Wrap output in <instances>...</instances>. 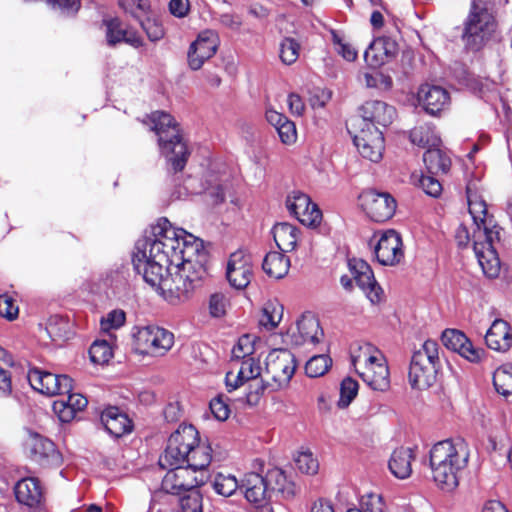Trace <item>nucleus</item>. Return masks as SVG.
<instances>
[{
	"mask_svg": "<svg viewBox=\"0 0 512 512\" xmlns=\"http://www.w3.org/2000/svg\"><path fill=\"white\" fill-rule=\"evenodd\" d=\"M219 44L220 39L216 31H201L188 49V66L195 71L201 69L204 63L216 54Z\"/></svg>",
	"mask_w": 512,
	"mask_h": 512,
	"instance_id": "obj_15",
	"label": "nucleus"
},
{
	"mask_svg": "<svg viewBox=\"0 0 512 512\" xmlns=\"http://www.w3.org/2000/svg\"><path fill=\"white\" fill-rule=\"evenodd\" d=\"M418 185L429 196L438 197L442 192V185L433 176L421 175L418 179Z\"/></svg>",
	"mask_w": 512,
	"mask_h": 512,
	"instance_id": "obj_58",
	"label": "nucleus"
},
{
	"mask_svg": "<svg viewBox=\"0 0 512 512\" xmlns=\"http://www.w3.org/2000/svg\"><path fill=\"white\" fill-rule=\"evenodd\" d=\"M413 460L414 454L412 449L401 447L393 451L388 466L395 477L406 479L412 473Z\"/></svg>",
	"mask_w": 512,
	"mask_h": 512,
	"instance_id": "obj_33",
	"label": "nucleus"
},
{
	"mask_svg": "<svg viewBox=\"0 0 512 512\" xmlns=\"http://www.w3.org/2000/svg\"><path fill=\"white\" fill-rule=\"evenodd\" d=\"M358 393V383L356 380L347 377L345 378L340 387V399L338 406L341 408L347 407Z\"/></svg>",
	"mask_w": 512,
	"mask_h": 512,
	"instance_id": "obj_54",
	"label": "nucleus"
},
{
	"mask_svg": "<svg viewBox=\"0 0 512 512\" xmlns=\"http://www.w3.org/2000/svg\"><path fill=\"white\" fill-rule=\"evenodd\" d=\"M287 342L295 346H315L324 337L319 320L312 314H303L287 334Z\"/></svg>",
	"mask_w": 512,
	"mask_h": 512,
	"instance_id": "obj_14",
	"label": "nucleus"
},
{
	"mask_svg": "<svg viewBox=\"0 0 512 512\" xmlns=\"http://www.w3.org/2000/svg\"><path fill=\"white\" fill-rule=\"evenodd\" d=\"M213 489L219 495L229 497L241 486L232 474L217 473L212 482Z\"/></svg>",
	"mask_w": 512,
	"mask_h": 512,
	"instance_id": "obj_45",
	"label": "nucleus"
},
{
	"mask_svg": "<svg viewBox=\"0 0 512 512\" xmlns=\"http://www.w3.org/2000/svg\"><path fill=\"white\" fill-rule=\"evenodd\" d=\"M331 91L326 89H316L310 97V105L313 109H320L331 99Z\"/></svg>",
	"mask_w": 512,
	"mask_h": 512,
	"instance_id": "obj_63",
	"label": "nucleus"
},
{
	"mask_svg": "<svg viewBox=\"0 0 512 512\" xmlns=\"http://www.w3.org/2000/svg\"><path fill=\"white\" fill-rule=\"evenodd\" d=\"M439 345L434 340H426L411 357L408 379L413 388L427 389L436 381L440 366Z\"/></svg>",
	"mask_w": 512,
	"mask_h": 512,
	"instance_id": "obj_6",
	"label": "nucleus"
},
{
	"mask_svg": "<svg viewBox=\"0 0 512 512\" xmlns=\"http://www.w3.org/2000/svg\"><path fill=\"white\" fill-rule=\"evenodd\" d=\"M148 119L151 129L158 136L161 154L174 171H181L186 164L189 152L178 123L172 115L164 111L152 112Z\"/></svg>",
	"mask_w": 512,
	"mask_h": 512,
	"instance_id": "obj_4",
	"label": "nucleus"
},
{
	"mask_svg": "<svg viewBox=\"0 0 512 512\" xmlns=\"http://www.w3.org/2000/svg\"><path fill=\"white\" fill-rule=\"evenodd\" d=\"M254 275L252 257L245 250H237L230 254L226 265V277L236 289L246 288Z\"/></svg>",
	"mask_w": 512,
	"mask_h": 512,
	"instance_id": "obj_16",
	"label": "nucleus"
},
{
	"mask_svg": "<svg viewBox=\"0 0 512 512\" xmlns=\"http://www.w3.org/2000/svg\"><path fill=\"white\" fill-rule=\"evenodd\" d=\"M330 35L334 50L340 56H342L347 61L356 60L358 51L343 34L336 30H331Z\"/></svg>",
	"mask_w": 512,
	"mask_h": 512,
	"instance_id": "obj_44",
	"label": "nucleus"
},
{
	"mask_svg": "<svg viewBox=\"0 0 512 512\" xmlns=\"http://www.w3.org/2000/svg\"><path fill=\"white\" fill-rule=\"evenodd\" d=\"M264 272L271 278L281 279L290 269V259L280 252H269L262 264Z\"/></svg>",
	"mask_w": 512,
	"mask_h": 512,
	"instance_id": "obj_35",
	"label": "nucleus"
},
{
	"mask_svg": "<svg viewBox=\"0 0 512 512\" xmlns=\"http://www.w3.org/2000/svg\"><path fill=\"white\" fill-rule=\"evenodd\" d=\"M218 21L224 28H227L234 32L240 31L243 25L242 17L236 13L231 12L222 13L219 16Z\"/></svg>",
	"mask_w": 512,
	"mask_h": 512,
	"instance_id": "obj_60",
	"label": "nucleus"
},
{
	"mask_svg": "<svg viewBox=\"0 0 512 512\" xmlns=\"http://www.w3.org/2000/svg\"><path fill=\"white\" fill-rule=\"evenodd\" d=\"M67 394L53 403V411L62 422L72 421L76 413L82 411L88 403L81 394L71 393V391Z\"/></svg>",
	"mask_w": 512,
	"mask_h": 512,
	"instance_id": "obj_28",
	"label": "nucleus"
},
{
	"mask_svg": "<svg viewBox=\"0 0 512 512\" xmlns=\"http://www.w3.org/2000/svg\"><path fill=\"white\" fill-rule=\"evenodd\" d=\"M46 332L52 341H65L69 337L70 324L62 317L53 316L47 322Z\"/></svg>",
	"mask_w": 512,
	"mask_h": 512,
	"instance_id": "obj_46",
	"label": "nucleus"
},
{
	"mask_svg": "<svg viewBox=\"0 0 512 512\" xmlns=\"http://www.w3.org/2000/svg\"><path fill=\"white\" fill-rule=\"evenodd\" d=\"M229 308V299L223 293H214L209 297L208 310L214 318H221L226 315Z\"/></svg>",
	"mask_w": 512,
	"mask_h": 512,
	"instance_id": "obj_52",
	"label": "nucleus"
},
{
	"mask_svg": "<svg viewBox=\"0 0 512 512\" xmlns=\"http://www.w3.org/2000/svg\"><path fill=\"white\" fill-rule=\"evenodd\" d=\"M90 359L93 363L104 365L113 357L112 342L102 339L95 340L89 349Z\"/></svg>",
	"mask_w": 512,
	"mask_h": 512,
	"instance_id": "obj_43",
	"label": "nucleus"
},
{
	"mask_svg": "<svg viewBox=\"0 0 512 512\" xmlns=\"http://www.w3.org/2000/svg\"><path fill=\"white\" fill-rule=\"evenodd\" d=\"M486 344L490 349L505 352L512 347V332L510 325L502 320L493 321L485 335Z\"/></svg>",
	"mask_w": 512,
	"mask_h": 512,
	"instance_id": "obj_27",
	"label": "nucleus"
},
{
	"mask_svg": "<svg viewBox=\"0 0 512 512\" xmlns=\"http://www.w3.org/2000/svg\"><path fill=\"white\" fill-rule=\"evenodd\" d=\"M283 310V305L277 300L266 302L259 316V325L267 331L275 329L282 320Z\"/></svg>",
	"mask_w": 512,
	"mask_h": 512,
	"instance_id": "obj_37",
	"label": "nucleus"
},
{
	"mask_svg": "<svg viewBox=\"0 0 512 512\" xmlns=\"http://www.w3.org/2000/svg\"><path fill=\"white\" fill-rule=\"evenodd\" d=\"M410 140L413 144L422 148L430 149L440 147L441 139L429 124H424L413 128L410 132Z\"/></svg>",
	"mask_w": 512,
	"mask_h": 512,
	"instance_id": "obj_36",
	"label": "nucleus"
},
{
	"mask_svg": "<svg viewBox=\"0 0 512 512\" xmlns=\"http://www.w3.org/2000/svg\"><path fill=\"white\" fill-rule=\"evenodd\" d=\"M493 384L499 394L505 397L512 394V364H504L495 370Z\"/></svg>",
	"mask_w": 512,
	"mask_h": 512,
	"instance_id": "obj_42",
	"label": "nucleus"
},
{
	"mask_svg": "<svg viewBox=\"0 0 512 512\" xmlns=\"http://www.w3.org/2000/svg\"><path fill=\"white\" fill-rule=\"evenodd\" d=\"M228 399L224 395H219L210 401V410L214 417L219 421H225L230 415Z\"/></svg>",
	"mask_w": 512,
	"mask_h": 512,
	"instance_id": "obj_57",
	"label": "nucleus"
},
{
	"mask_svg": "<svg viewBox=\"0 0 512 512\" xmlns=\"http://www.w3.org/2000/svg\"><path fill=\"white\" fill-rule=\"evenodd\" d=\"M349 133L353 138L358 153L373 163L381 161L385 151L383 132L379 127H368L363 121L347 123Z\"/></svg>",
	"mask_w": 512,
	"mask_h": 512,
	"instance_id": "obj_10",
	"label": "nucleus"
},
{
	"mask_svg": "<svg viewBox=\"0 0 512 512\" xmlns=\"http://www.w3.org/2000/svg\"><path fill=\"white\" fill-rule=\"evenodd\" d=\"M468 460L469 449L462 439L434 444L429 452V467L436 486L444 492L454 491Z\"/></svg>",
	"mask_w": 512,
	"mask_h": 512,
	"instance_id": "obj_3",
	"label": "nucleus"
},
{
	"mask_svg": "<svg viewBox=\"0 0 512 512\" xmlns=\"http://www.w3.org/2000/svg\"><path fill=\"white\" fill-rule=\"evenodd\" d=\"M15 495L19 503L29 507L38 506L44 498L40 482L35 477L19 480L15 485Z\"/></svg>",
	"mask_w": 512,
	"mask_h": 512,
	"instance_id": "obj_29",
	"label": "nucleus"
},
{
	"mask_svg": "<svg viewBox=\"0 0 512 512\" xmlns=\"http://www.w3.org/2000/svg\"><path fill=\"white\" fill-rule=\"evenodd\" d=\"M104 23L106 25V40L109 45L125 42L133 47H139L142 44L140 36L135 31L124 28L117 18L105 20Z\"/></svg>",
	"mask_w": 512,
	"mask_h": 512,
	"instance_id": "obj_31",
	"label": "nucleus"
},
{
	"mask_svg": "<svg viewBox=\"0 0 512 512\" xmlns=\"http://www.w3.org/2000/svg\"><path fill=\"white\" fill-rule=\"evenodd\" d=\"M396 117L393 106L380 100L366 101L359 109V115L351 118L348 123L360 121L368 127H387Z\"/></svg>",
	"mask_w": 512,
	"mask_h": 512,
	"instance_id": "obj_17",
	"label": "nucleus"
},
{
	"mask_svg": "<svg viewBox=\"0 0 512 512\" xmlns=\"http://www.w3.org/2000/svg\"><path fill=\"white\" fill-rule=\"evenodd\" d=\"M296 468L304 474H316L319 468L317 459L310 451H299L294 458Z\"/></svg>",
	"mask_w": 512,
	"mask_h": 512,
	"instance_id": "obj_51",
	"label": "nucleus"
},
{
	"mask_svg": "<svg viewBox=\"0 0 512 512\" xmlns=\"http://www.w3.org/2000/svg\"><path fill=\"white\" fill-rule=\"evenodd\" d=\"M142 27L151 41H158L164 36V30L162 26L155 20H145L142 22Z\"/></svg>",
	"mask_w": 512,
	"mask_h": 512,
	"instance_id": "obj_62",
	"label": "nucleus"
},
{
	"mask_svg": "<svg viewBox=\"0 0 512 512\" xmlns=\"http://www.w3.org/2000/svg\"><path fill=\"white\" fill-rule=\"evenodd\" d=\"M255 340V336L249 334L242 335L232 349V357L242 360L252 357L255 350Z\"/></svg>",
	"mask_w": 512,
	"mask_h": 512,
	"instance_id": "obj_50",
	"label": "nucleus"
},
{
	"mask_svg": "<svg viewBox=\"0 0 512 512\" xmlns=\"http://www.w3.org/2000/svg\"><path fill=\"white\" fill-rule=\"evenodd\" d=\"M240 488L244 489L246 500L255 508L262 509L263 512L272 511L268 503L271 497L265 476L254 472L247 473L241 481Z\"/></svg>",
	"mask_w": 512,
	"mask_h": 512,
	"instance_id": "obj_21",
	"label": "nucleus"
},
{
	"mask_svg": "<svg viewBox=\"0 0 512 512\" xmlns=\"http://www.w3.org/2000/svg\"><path fill=\"white\" fill-rule=\"evenodd\" d=\"M125 313L122 310L110 311L105 317L101 319V329L108 332L113 329L120 328L125 323Z\"/></svg>",
	"mask_w": 512,
	"mask_h": 512,
	"instance_id": "obj_56",
	"label": "nucleus"
},
{
	"mask_svg": "<svg viewBox=\"0 0 512 512\" xmlns=\"http://www.w3.org/2000/svg\"><path fill=\"white\" fill-rule=\"evenodd\" d=\"M358 507L362 512H387V505L382 495L372 492L360 498Z\"/></svg>",
	"mask_w": 512,
	"mask_h": 512,
	"instance_id": "obj_49",
	"label": "nucleus"
},
{
	"mask_svg": "<svg viewBox=\"0 0 512 512\" xmlns=\"http://www.w3.org/2000/svg\"><path fill=\"white\" fill-rule=\"evenodd\" d=\"M179 505L181 512H202V498L198 490L187 491L180 497Z\"/></svg>",
	"mask_w": 512,
	"mask_h": 512,
	"instance_id": "obj_53",
	"label": "nucleus"
},
{
	"mask_svg": "<svg viewBox=\"0 0 512 512\" xmlns=\"http://www.w3.org/2000/svg\"><path fill=\"white\" fill-rule=\"evenodd\" d=\"M168 440H176L178 442L176 446L184 453L189 454L193 445L198 444V431L192 425H180Z\"/></svg>",
	"mask_w": 512,
	"mask_h": 512,
	"instance_id": "obj_40",
	"label": "nucleus"
},
{
	"mask_svg": "<svg viewBox=\"0 0 512 512\" xmlns=\"http://www.w3.org/2000/svg\"><path fill=\"white\" fill-rule=\"evenodd\" d=\"M101 421L106 430L115 437H121L132 429V421L117 407H108L102 412Z\"/></svg>",
	"mask_w": 512,
	"mask_h": 512,
	"instance_id": "obj_30",
	"label": "nucleus"
},
{
	"mask_svg": "<svg viewBox=\"0 0 512 512\" xmlns=\"http://www.w3.org/2000/svg\"><path fill=\"white\" fill-rule=\"evenodd\" d=\"M497 21L488 6L481 0L473 1L463 23L462 39L473 49L481 47L495 33Z\"/></svg>",
	"mask_w": 512,
	"mask_h": 512,
	"instance_id": "obj_7",
	"label": "nucleus"
},
{
	"mask_svg": "<svg viewBox=\"0 0 512 512\" xmlns=\"http://www.w3.org/2000/svg\"><path fill=\"white\" fill-rule=\"evenodd\" d=\"M272 233L276 245L285 253L295 250L300 239V230L286 222L276 224Z\"/></svg>",
	"mask_w": 512,
	"mask_h": 512,
	"instance_id": "obj_32",
	"label": "nucleus"
},
{
	"mask_svg": "<svg viewBox=\"0 0 512 512\" xmlns=\"http://www.w3.org/2000/svg\"><path fill=\"white\" fill-rule=\"evenodd\" d=\"M467 199L469 213L473 219V234L471 237L467 227L460 225L456 230L455 239L462 247H466L472 241L483 273L489 278H496L500 273L501 263L494 244L499 241L500 228L488 214L485 200L470 187L467 188Z\"/></svg>",
	"mask_w": 512,
	"mask_h": 512,
	"instance_id": "obj_2",
	"label": "nucleus"
},
{
	"mask_svg": "<svg viewBox=\"0 0 512 512\" xmlns=\"http://www.w3.org/2000/svg\"><path fill=\"white\" fill-rule=\"evenodd\" d=\"M300 54V44L293 38H285L280 43L279 57L286 65L295 63Z\"/></svg>",
	"mask_w": 512,
	"mask_h": 512,
	"instance_id": "obj_48",
	"label": "nucleus"
},
{
	"mask_svg": "<svg viewBox=\"0 0 512 512\" xmlns=\"http://www.w3.org/2000/svg\"><path fill=\"white\" fill-rule=\"evenodd\" d=\"M279 138L284 144H292L297 139V131L294 122L287 120L277 131Z\"/></svg>",
	"mask_w": 512,
	"mask_h": 512,
	"instance_id": "obj_61",
	"label": "nucleus"
},
{
	"mask_svg": "<svg viewBox=\"0 0 512 512\" xmlns=\"http://www.w3.org/2000/svg\"><path fill=\"white\" fill-rule=\"evenodd\" d=\"M348 267L358 287L365 293L372 304L379 303L383 298V290L378 285L370 265L358 258L348 261Z\"/></svg>",
	"mask_w": 512,
	"mask_h": 512,
	"instance_id": "obj_19",
	"label": "nucleus"
},
{
	"mask_svg": "<svg viewBox=\"0 0 512 512\" xmlns=\"http://www.w3.org/2000/svg\"><path fill=\"white\" fill-rule=\"evenodd\" d=\"M261 376L262 367L259 359L254 357L243 359L236 372H227L225 377L226 388L228 392H231L239 388L245 382L250 381L249 391L240 401L249 406H255L259 403L261 395L266 389V380Z\"/></svg>",
	"mask_w": 512,
	"mask_h": 512,
	"instance_id": "obj_8",
	"label": "nucleus"
},
{
	"mask_svg": "<svg viewBox=\"0 0 512 512\" xmlns=\"http://www.w3.org/2000/svg\"><path fill=\"white\" fill-rule=\"evenodd\" d=\"M295 356L287 349H274L266 357L265 376L266 388L271 387L272 390L286 388L295 371Z\"/></svg>",
	"mask_w": 512,
	"mask_h": 512,
	"instance_id": "obj_11",
	"label": "nucleus"
},
{
	"mask_svg": "<svg viewBox=\"0 0 512 512\" xmlns=\"http://www.w3.org/2000/svg\"><path fill=\"white\" fill-rule=\"evenodd\" d=\"M176 444V440H168L164 453L160 456L159 464L162 468L184 467L189 454L180 450Z\"/></svg>",
	"mask_w": 512,
	"mask_h": 512,
	"instance_id": "obj_41",
	"label": "nucleus"
},
{
	"mask_svg": "<svg viewBox=\"0 0 512 512\" xmlns=\"http://www.w3.org/2000/svg\"><path fill=\"white\" fill-rule=\"evenodd\" d=\"M417 101L427 113L437 115L449 106L450 96L441 86L423 84L418 90Z\"/></svg>",
	"mask_w": 512,
	"mask_h": 512,
	"instance_id": "obj_25",
	"label": "nucleus"
},
{
	"mask_svg": "<svg viewBox=\"0 0 512 512\" xmlns=\"http://www.w3.org/2000/svg\"><path fill=\"white\" fill-rule=\"evenodd\" d=\"M359 204L365 214L375 222L389 220L395 213L396 201L386 192L366 190L359 195Z\"/></svg>",
	"mask_w": 512,
	"mask_h": 512,
	"instance_id": "obj_12",
	"label": "nucleus"
},
{
	"mask_svg": "<svg viewBox=\"0 0 512 512\" xmlns=\"http://www.w3.org/2000/svg\"><path fill=\"white\" fill-rule=\"evenodd\" d=\"M211 462V449L209 446L205 444L193 445L191 452H189V456L187 457L186 466L184 468H188L192 474L197 470H203Z\"/></svg>",
	"mask_w": 512,
	"mask_h": 512,
	"instance_id": "obj_39",
	"label": "nucleus"
},
{
	"mask_svg": "<svg viewBox=\"0 0 512 512\" xmlns=\"http://www.w3.org/2000/svg\"><path fill=\"white\" fill-rule=\"evenodd\" d=\"M25 448L31 458L44 467H59L63 463L62 454L48 438L28 430Z\"/></svg>",
	"mask_w": 512,
	"mask_h": 512,
	"instance_id": "obj_13",
	"label": "nucleus"
},
{
	"mask_svg": "<svg viewBox=\"0 0 512 512\" xmlns=\"http://www.w3.org/2000/svg\"><path fill=\"white\" fill-rule=\"evenodd\" d=\"M331 365V359L324 354L311 357L305 366L306 374L311 377H320L324 375Z\"/></svg>",
	"mask_w": 512,
	"mask_h": 512,
	"instance_id": "obj_47",
	"label": "nucleus"
},
{
	"mask_svg": "<svg viewBox=\"0 0 512 512\" xmlns=\"http://www.w3.org/2000/svg\"><path fill=\"white\" fill-rule=\"evenodd\" d=\"M19 313L18 306L9 295H0V316L8 320H14Z\"/></svg>",
	"mask_w": 512,
	"mask_h": 512,
	"instance_id": "obj_59",
	"label": "nucleus"
},
{
	"mask_svg": "<svg viewBox=\"0 0 512 512\" xmlns=\"http://www.w3.org/2000/svg\"><path fill=\"white\" fill-rule=\"evenodd\" d=\"M169 11L177 18H184L190 11V2L189 0H170Z\"/></svg>",
	"mask_w": 512,
	"mask_h": 512,
	"instance_id": "obj_64",
	"label": "nucleus"
},
{
	"mask_svg": "<svg viewBox=\"0 0 512 512\" xmlns=\"http://www.w3.org/2000/svg\"><path fill=\"white\" fill-rule=\"evenodd\" d=\"M265 477L270 490V497L275 492L281 494L284 498H291L295 495V484L287 478L284 471L280 468L268 470Z\"/></svg>",
	"mask_w": 512,
	"mask_h": 512,
	"instance_id": "obj_34",
	"label": "nucleus"
},
{
	"mask_svg": "<svg viewBox=\"0 0 512 512\" xmlns=\"http://www.w3.org/2000/svg\"><path fill=\"white\" fill-rule=\"evenodd\" d=\"M131 337L132 350L141 356L161 357L174 345V334L157 325L135 326Z\"/></svg>",
	"mask_w": 512,
	"mask_h": 512,
	"instance_id": "obj_9",
	"label": "nucleus"
},
{
	"mask_svg": "<svg viewBox=\"0 0 512 512\" xmlns=\"http://www.w3.org/2000/svg\"><path fill=\"white\" fill-rule=\"evenodd\" d=\"M168 469L169 471L162 481V489L166 493L181 495L203 483V479H198L188 468L172 467Z\"/></svg>",
	"mask_w": 512,
	"mask_h": 512,
	"instance_id": "obj_24",
	"label": "nucleus"
},
{
	"mask_svg": "<svg viewBox=\"0 0 512 512\" xmlns=\"http://www.w3.org/2000/svg\"><path fill=\"white\" fill-rule=\"evenodd\" d=\"M352 365L363 382L374 391L390 387V371L384 354L370 343L357 345L351 352Z\"/></svg>",
	"mask_w": 512,
	"mask_h": 512,
	"instance_id": "obj_5",
	"label": "nucleus"
},
{
	"mask_svg": "<svg viewBox=\"0 0 512 512\" xmlns=\"http://www.w3.org/2000/svg\"><path fill=\"white\" fill-rule=\"evenodd\" d=\"M287 209L293 214L303 225L313 227L320 224L322 213L318 206L311 202L306 194L301 192H293L287 197Z\"/></svg>",
	"mask_w": 512,
	"mask_h": 512,
	"instance_id": "obj_22",
	"label": "nucleus"
},
{
	"mask_svg": "<svg viewBox=\"0 0 512 512\" xmlns=\"http://www.w3.org/2000/svg\"><path fill=\"white\" fill-rule=\"evenodd\" d=\"M374 245L376 259L381 265L393 266L398 264L403 256L402 240L394 230L385 231L378 236Z\"/></svg>",
	"mask_w": 512,
	"mask_h": 512,
	"instance_id": "obj_20",
	"label": "nucleus"
},
{
	"mask_svg": "<svg viewBox=\"0 0 512 512\" xmlns=\"http://www.w3.org/2000/svg\"><path fill=\"white\" fill-rule=\"evenodd\" d=\"M33 389L47 396L64 395L72 391V379L67 375L33 369L28 374Z\"/></svg>",
	"mask_w": 512,
	"mask_h": 512,
	"instance_id": "obj_18",
	"label": "nucleus"
},
{
	"mask_svg": "<svg viewBox=\"0 0 512 512\" xmlns=\"http://www.w3.org/2000/svg\"><path fill=\"white\" fill-rule=\"evenodd\" d=\"M365 85L368 88H376L379 90H389L392 87V79L390 76L375 71L372 73L364 74Z\"/></svg>",
	"mask_w": 512,
	"mask_h": 512,
	"instance_id": "obj_55",
	"label": "nucleus"
},
{
	"mask_svg": "<svg viewBox=\"0 0 512 512\" xmlns=\"http://www.w3.org/2000/svg\"><path fill=\"white\" fill-rule=\"evenodd\" d=\"M423 162L431 174L446 173L451 164L449 157L440 147L427 149L423 155Z\"/></svg>",
	"mask_w": 512,
	"mask_h": 512,
	"instance_id": "obj_38",
	"label": "nucleus"
},
{
	"mask_svg": "<svg viewBox=\"0 0 512 512\" xmlns=\"http://www.w3.org/2000/svg\"><path fill=\"white\" fill-rule=\"evenodd\" d=\"M443 345L461 355L470 362H480L485 354L484 350L475 347L464 333L455 329H447L442 333Z\"/></svg>",
	"mask_w": 512,
	"mask_h": 512,
	"instance_id": "obj_23",
	"label": "nucleus"
},
{
	"mask_svg": "<svg viewBox=\"0 0 512 512\" xmlns=\"http://www.w3.org/2000/svg\"><path fill=\"white\" fill-rule=\"evenodd\" d=\"M202 242L167 219L140 238L132 255L135 271L168 303L186 302L206 276Z\"/></svg>",
	"mask_w": 512,
	"mask_h": 512,
	"instance_id": "obj_1",
	"label": "nucleus"
},
{
	"mask_svg": "<svg viewBox=\"0 0 512 512\" xmlns=\"http://www.w3.org/2000/svg\"><path fill=\"white\" fill-rule=\"evenodd\" d=\"M398 52L397 42L390 37L376 38L364 52L366 63L378 67L391 60Z\"/></svg>",
	"mask_w": 512,
	"mask_h": 512,
	"instance_id": "obj_26",
	"label": "nucleus"
}]
</instances>
